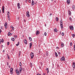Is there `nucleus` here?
Segmentation results:
<instances>
[{
	"mask_svg": "<svg viewBox=\"0 0 75 75\" xmlns=\"http://www.w3.org/2000/svg\"><path fill=\"white\" fill-rule=\"evenodd\" d=\"M60 22L61 28L62 29V28H63V23H62V20H60Z\"/></svg>",
	"mask_w": 75,
	"mask_h": 75,
	"instance_id": "f257e3e1",
	"label": "nucleus"
},
{
	"mask_svg": "<svg viewBox=\"0 0 75 75\" xmlns=\"http://www.w3.org/2000/svg\"><path fill=\"white\" fill-rule=\"evenodd\" d=\"M34 56V53H33V52H31L30 54V57H31V59H33V57Z\"/></svg>",
	"mask_w": 75,
	"mask_h": 75,
	"instance_id": "f03ea898",
	"label": "nucleus"
},
{
	"mask_svg": "<svg viewBox=\"0 0 75 75\" xmlns=\"http://www.w3.org/2000/svg\"><path fill=\"white\" fill-rule=\"evenodd\" d=\"M69 28L71 30H74V27L72 25L69 26Z\"/></svg>",
	"mask_w": 75,
	"mask_h": 75,
	"instance_id": "7ed1b4c3",
	"label": "nucleus"
},
{
	"mask_svg": "<svg viewBox=\"0 0 75 75\" xmlns=\"http://www.w3.org/2000/svg\"><path fill=\"white\" fill-rule=\"evenodd\" d=\"M16 73L17 75H19L20 74L19 71L17 69L16 70Z\"/></svg>",
	"mask_w": 75,
	"mask_h": 75,
	"instance_id": "20e7f679",
	"label": "nucleus"
},
{
	"mask_svg": "<svg viewBox=\"0 0 75 75\" xmlns=\"http://www.w3.org/2000/svg\"><path fill=\"white\" fill-rule=\"evenodd\" d=\"M26 16L28 17H30V14H29V12L28 11L26 12Z\"/></svg>",
	"mask_w": 75,
	"mask_h": 75,
	"instance_id": "39448f33",
	"label": "nucleus"
},
{
	"mask_svg": "<svg viewBox=\"0 0 75 75\" xmlns=\"http://www.w3.org/2000/svg\"><path fill=\"white\" fill-rule=\"evenodd\" d=\"M4 27L6 29L7 28V22H6L5 23Z\"/></svg>",
	"mask_w": 75,
	"mask_h": 75,
	"instance_id": "423d86ee",
	"label": "nucleus"
},
{
	"mask_svg": "<svg viewBox=\"0 0 75 75\" xmlns=\"http://www.w3.org/2000/svg\"><path fill=\"white\" fill-rule=\"evenodd\" d=\"M13 68H11L10 69V73L11 74H13Z\"/></svg>",
	"mask_w": 75,
	"mask_h": 75,
	"instance_id": "0eeeda50",
	"label": "nucleus"
},
{
	"mask_svg": "<svg viewBox=\"0 0 75 75\" xmlns=\"http://www.w3.org/2000/svg\"><path fill=\"white\" fill-rule=\"evenodd\" d=\"M65 57H62L61 59V61H65Z\"/></svg>",
	"mask_w": 75,
	"mask_h": 75,
	"instance_id": "6e6552de",
	"label": "nucleus"
},
{
	"mask_svg": "<svg viewBox=\"0 0 75 75\" xmlns=\"http://www.w3.org/2000/svg\"><path fill=\"white\" fill-rule=\"evenodd\" d=\"M72 67L74 68H75V63L74 62H73Z\"/></svg>",
	"mask_w": 75,
	"mask_h": 75,
	"instance_id": "1a4fd4ad",
	"label": "nucleus"
},
{
	"mask_svg": "<svg viewBox=\"0 0 75 75\" xmlns=\"http://www.w3.org/2000/svg\"><path fill=\"white\" fill-rule=\"evenodd\" d=\"M24 42L25 44H27V40L25 39L24 40Z\"/></svg>",
	"mask_w": 75,
	"mask_h": 75,
	"instance_id": "9d476101",
	"label": "nucleus"
},
{
	"mask_svg": "<svg viewBox=\"0 0 75 75\" xmlns=\"http://www.w3.org/2000/svg\"><path fill=\"white\" fill-rule=\"evenodd\" d=\"M10 12H9V11H8L7 12V16H8V17L9 18V17H10Z\"/></svg>",
	"mask_w": 75,
	"mask_h": 75,
	"instance_id": "9b49d317",
	"label": "nucleus"
},
{
	"mask_svg": "<svg viewBox=\"0 0 75 75\" xmlns=\"http://www.w3.org/2000/svg\"><path fill=\"white\" fill-rule=\"evenodd\" d=\"M40 34V31L38 30H37L36 32V34L37 35H38Z\"/></svg>",
	"mask_w": 75,
	"mask_h": 75,
	"instance_id": "f8f14e48",
	"label": "nucleus"
},
{
	"mask_svg": "<svg viewBox=\"0 0 75 75\" xmlns=\"http://www.w3.org/2000/svg\"><path fill=\"white\" fill-rule=\"evenodd\" d=\"M17 6L18 9L20 8V3H18Z\"/></svg>",
	"mask_w": 75,
	"mask_h": 75,
	"instance_id": "ddd939ff",
	"label": "nucleus"
},
{
	"mask_svg": "<svg viewBox=\"0 0 75 75\" xmlns=\"http://www.w3.org/2000/svg\"><path fill=\"white\" fill-rule=\"evenodd\" d=\"M67 2L68 4H70V0H67Z\"/></svg>",
	"mask_w": 75,
	"mask_h": 75,
	"instance_id": "4468645a",
	"label": "nucleus"
},
{
	"mask_svg": "<svg viewBox=\"0 0 75 75\" xmlns=\"http://www.w3.org/2000/svg\"><path fill=\"white\" fill-rule=\"evenodd\" d=\"M34 1H33V0H32V6H34Z\"/></svg>",
	"mask_w": 75,
	"mask_h": 75,
	"instance_id": "2eb2a0df",
	"label": "nucleus"
},
{
	"mask_svg": "<svg viewBox=\"0 0 75 75\" xmlns=\"http://www.w3.org/2000/svg\"><path fill=\"white\" fill-rule=\"evenodd\" d=\"M68 12H69V15H71V11L70 10H69L68 11Z\"/></svg>",
	"mask_w": 75,
	"mask_h": 75,
	"instance_id": "dca6fc26",
	"label": "nucleus"
},
{
	"mask_svg": "<svg viewBox=\"0 0 75 75\" xmlns=\"http://www.w3.org/2000/svg\"><path fill=\"white\" fill-rule=\"evenodd\" d=\"M72 8L73 10H74V9H75V5H72Z\"/></svg>",
	"mask_w": 75,
	"mask_h": 75,
	"instance_id": "f3484780",
	"label": "nucleus"
},
{
	"mask_svg": "<svg viewBox=\"0 0 75 75\" xmlns=\"http://www.w3.org/2000/svg\"><path fill=\"white\" fill-rule=\"evenodd\" d=\"M32 46V43H30V48H31V47Z\"/></svg>",
	"mask_w": 75,
	"mask_h": 75,
	"instance_id": "a211bd4d",
	"label": "nucleus"
},
{
	"mask_svg": "<svg viewBox=\"0 0 75 75\" xmlns=\"http://www.w3.org/2000/svg\"><path fill=\"white\" fill-rule=\"evenodd\" d=\"M11 40L12 41H14V40H15L14 39V38H11Z\"/></svg>",
	"mask_w": 75,
	"mask_h": 75,
	"instance_id": "6ab92c4d",
	"label": "nucleus"
},
{
	"mask_svg": "<svg viewBox=\"0 0 75 75\" xmlns=\"http://www.w3.org/2000/svg\"><path fill=\"white\" fill-rule=\"evenodd\" d=\"M57 28H55L54 29V31L56 33L57 32Z\"/></svg>",
	"mask_w": 75,
	"mask_h": 75,
	"instance_id": "aec40b11",
	"label": "nucleus"
},
{
	"mask_svg": "<svg viewBox=\"0 0 75 75\" xmlns=\"http://www.w3.org/2000/svg\"><path fill=\"white\" fill-rule=\"evenodd\" d=\"M22 68L21 67L20 68V69H19V70H20L19 72H21V71H22Z\"/></svg>",
	"mask_w": 75,
	"mask_h": 75,
	"instance_id": "412c9836",
	"label": "nucleus"
},
{
	"mask_svg": "<svg viewBox=\"0 0 75 75\" xmlns=\"http://www.w3.org/2000/svg\"><path fill=\"white\" fill-rule=\"evenodd\" d=\"M61 45L62 47H64V43H61Z\"/></svg>",
	"mask_w": 75,
	"mask_h": 75,
	"instance_id": "4be33fe9",
	"label": "nucleus"
},
{
	"mask_svg": "<svg viewBox=\"0 0 75 75\" xmlns=\"http://www.w3.org/2000/svg\"><path fill=\"white\" fill-rule=\"evenodd\" d=\"M55 54L56 57H58V54H57V52H55Z\"/></svg>",
	"mask_w": 75,
	"mask_h": 75,
	"instance_id": "5701e85b",
	"label": "nucleus"
},
{
	"mask_svg": "<svg viewBox=\"0 0 75 75\" xmlns=\"http://www.w3.org/2000/svg\"><path fill=\"white\" fill-rule=\"evenodd\" d=\"M8 36H9V35H11V34L10 33L8 32Z\"/></svg>",
	"mask_w": 75,
	"mask_h": 75,
	"instance_id": "b1692460",
	"label": "nucleus"
},
{
	"mask_svg": "<svg viewBox=\"0 0 75 75\" xmlns=\"http://www.w3.org/2000/svg\"><path fill=\"white\" fill-rule=\"evenodd\" d=\"M29 39L30 41H32V38H31L29 37Z\"/></svg>",
	"mask_w": 75,
	"mask_h": 75,
	"instance_id": "393cba45",
	"label": "nucleus"
},
{
	"mask_svg": "<svg viewBox=\"0 0 75 75\" xmlns=\"http://www.w3.org/2000/svg\"><path fill=\"white\" fill-rule=\"evenodd\" d=\"M1 42H2V43L4 42V40H3V39H1Z\"/></svg>",
	"mask_w": 75,
	"mask_h": 75,
	"instance_id": "a878e982",
	"label": "nucleus"
},
{
	"mask_svg": "<svg viewBox=\"0 0 75 75\" xmlns=\"http://www.w3.org/2000/svg\"><path fill=\"white\" fill-rule=\"evenodd\" d=\"M19 44H20V42H18L17 44H16V46H18V45H19Z\"/></svg>",
	"mask_w": 75,
	"mask_h": 75,
	"instance_id": "bb28decb",
	"label": "nucleus"
},
{
	"mask_svg": "<svg viewBox=\"0 0 75 75\" xmlns=\"http://www.w3.org/2000/svg\"><path fill=\"white\" fill-rule=\"evenodd\" d=\"M72 36L73 37V38H74V37L75 36V34H72Z\"/></svg>",
	"mask_w": 75,
	"mask_h": 75,
	"instance_id": "cd10ccee",
	"label": "nucleus"
},
{
	"mask_svg": "<svg viewBox=\"0 0 75 75\" xmlns=\"http://www.w3.org/2000/svg\"><path fill=\"white\" fill-rule=\"evenodd\" d=\"M46 56L48 55V52H46Z\"/></svg>",
	"mask_w": 75,
	"mask_h": 75,
	"instance_id": "c85d7f7f",
	"label": "nucleus"
},
{
	"mask_svg": "<svg viewBox=\"0 0 75 75\" xmlns=\"http://www.w3.org/2000/svg\"><path fill=\"white\" fill-rule=\"evenodd\" d=\"M30 66L31 67V68H32V67L33 66V64H32V63H30Z\"/></svg>",
	"mask_w": 75,
	"mask_h": 75,
	"instance_id": "c756f323",
	"label": "nucleus"
},
{
	"mask_svg": "<svg viewBox=\"0 0 75 75\" xmlns=\"http://www.w3.org/2000/svg\"><path fill=\"white\" fill-rule=\"evenodd\" d=\"M2 10V11L4 10V6H3Z\"/></svg>",
	"mask_w": 75,
	"mask_h": 75,
	"instance_id": "7c9ffc66",
	"label": "nucleus"
},
{
	"mask_svg": "<svg viewBox=\"0 0 75 75\" xmlns=\"http://www.w3.org/2000/svg\"><path fill=\"white\" fill-rule=\"evenodd\" d=\"M7 57H8V59H9L10 57H9V56H8V54H7Z\"/></svg>",
	"mask_w": 75,
	"mask_h": 75,
	"instance_id": "2f4dec72",
	"label": "nucleus"
},
{
	"mask_svg": "<svg viewBox=\"0 0 75 75\" xmlns=\"http://www.w3.org/2000/svg\"><path fill=\"white\" fill-rule=\"evenodd\" d=\"M19 65L20 67H21L22 64H21V62H20Z\"/></svg>",
	"mask_w": 75,
	"mask_h": 75,
	"instance_id": "473e14b6",
	"label": "nucleus"
},
{
	"mask_svg": "<svg viewBox=\"0 0 75 75\" xmlns=\"http://www.w3.org/2000/svg\"><path fill=\"white\" fill-rule=\"evenodd\" d=\"M14 37H15V38H17V35H14Z\"/></svg>",
	"mask_w": 75,
	"mask_h": 75,
	"instance_id": "72a5a7b5",
	"label": "nucleus"
},
{
	"mask_svg": "<svg viewBox=\"0 0 75 75\" xmlns=\"http://www.w3.org/2000/svg\"><path fill=\"white\" fill-rule=\"evenodd\" d=\"M69 20H71H71H72V18H71V17H69Z\"/></svg>",
	"mask_w": 75,
	"mask_h": 75,
	"instance_id": "f704fd0d",
	"label": "nucleus"
},
{
	"mask_svg": "<svg viewBox=\"0 0 75 75\" xmlns=\"http://www.w3.org/2000/svg\"><path fill=\"white\" fill-rule=\"evenodd\" d=\"M8 20L9 21H10V17H8Z\"/></svg>",
	"mask_w": 75,
	"mask_h": 75,
	"instance_id": "c9c22d12",
	"label": "nucleus"
},
{
	"mask_svg": "<svg viewBox=\"0 0 75 75\" xmlns=\"http://www.w3.org/2000/svg\"><path fill=\"white\" fill-rule=\"evenodd\" d=\"M44 35L45 36H46V35H47V33H46V32H45L44 33Z\"/></svg>",
	"mask_w": 75,
	"mask_h": 75,
	"instance_id": "e433bc0d",
	"label": "nucleus"
},
{
	"mask_svg": "<svg viewBox=\"0 0 75 75\" xmlns=\"http://www.w3.org/2000/svg\"><path fill=\"white\" fill-rule=\"evenodd\" d=\"M62 36H63V35H64V33H62Z\"/></svg>",
	"mask_w": 75,
	"mask_h": 75,
	"instance_id": "4c0bfd02",
	"label": "nucleus"
},
{
	"mask_svg": "<svg viewBox=\"0 0 75 75\" xmlns=\"http://www.w3.org/2000/svg\"><path fill=\"white\" fill-rule=\"evenodd\" d=\"M70 45L71 46V45H72V42H70Z\"/></svg>",
	"mask_w": 75,
	"mask_h": 75,
	"instance_id": "58836bf2",
	"label": "nucleus"
},
{
	"mask_svg": "<svg viewBox=\"0 0 75 75\" xmlns=\"http://www.w3.org/2000/svg\"><path fill=\"white\" fill-rule=\"evenodd\" d=\"M74 51H75V45H74Z\"/></svg>",
	"mask_w": 75,
	"mask_h": 75,
	"instance_id": "ea45409f",
	"label": "nucleus"
},
{
	"mask_svg": "<svg viewBox=\"0 0 75 75\" xmlns=\"http://www.w3.org/2000/svg\"><path fill=\"white\" fill-rule=\"evenodd\" d=\"M56 21H58V18L57 17L56 18Z\"/></svg>",
	"mask_w": 75,
	"mask_h": 75,
	"instance_id": "a19ab883",
	"label": "nucleus"
},
{
	"mask_svg": "<svg viewBox=\"0 0 75 75\" xmlns=\"http://www.w3.org/2000/svg\"><path fill=\"white\" fill-rule=\"evenodd\" d=\"M10 44V43L9 42H8L7 43V45H9Z\"/></svg>",
	"mask_w": 75,
	"mask_h": 75,
	"instance_id": "79ce46f5",
	"label": "nucleus"
},
{
	"mask_svg": "<svg viewBox=\"0 0 75 75\" xmlns=\"http://www.w3.org/2000/svg\"><path fill=\"white\" fill-rule=\"evenodd\" d=\"M19 54L21 55V51H19Z\"/></svg>",
	"mask_w": 75,
	"mask_h": 75,
	"instance_id": "37998d69",
	"label": "nucleus"
},
{
	"mask_svg": "<svg viewBox=\"0 0 75 75\" xmlns=\"http://www.w3.org/2000/svg\"><path fill=\"white\" fill-rule=\"evenodd\" d=\"M12 30H14V27H12Z\"/></svg>",
	"mask_w": 75,
	"mask_h": 75,
	"instance_id": "c03bdc74",
	"label": "nucleus"
},
{
	"mask_svg": "<svg viewBox=\"0 0 75 75\" xmlns=\"http://www.w3.org/2000/svg\"><path fill=\"white\" fill-rule=\"evenodd\" d=\"M58 54H59V55H60V54H61V53L59 52H58Z\"/></svg>",
	"mask_w": 75,
	"mask_h": 75,
	"instance_id": "a18cd8bd",
	"label": "nucleus"
},
{
	"mask_svg": "<svg viewBox=\"0 0 75 75\" xmlns=\"http://www.w3.org/2000/svg\"><path fill=\"white\" fill-rule=\"evenodd\" d=\"M1 32H2V30L1 29H0V34L1 33Z\"/></svg>",
	"mask_w": 75,
	"mask_h": 75,
	"instance_id": "49530a36",
	"label": "nucleus"
},
{
	"mask_svg": "<svg viewBox=\"0 0 75 75\" xmlns=\"http://www.w3.org/2000/svg\"><path fill=\"white\" fill-rule=\"evenodd\" d=\"M46 70H47V71H49V70H48V68H47L46 69Z\"/></svg>",
	"mask_w": 75,
	"mask_h": 75,
	"instance_id": "de8ad7c7",
	"label": "nucleus"
},
{
	"mask_svg": "<svg viewBox=\"0 0 75 75\" xmlns=\"http://www.w3.org/2000/svg\"><path fill=\"white\" fill-rule=\"evenodd\" d=\"M51 16H52V13H50V17H51Z\"/></svg>",
	"mask_w": 75,
	"mask_h": 75,
	"instance_id": "09e8293b",
	"label": "nucleus"
},
{
	"mask_svg": "<svg viewBox=\"0 0 75 75\" xmlns=\"http://www.w3.org/2000/svg\"><path fill=\"white\" fill-rule=\"evenodd\" d=\"M7 65L8 66V62H7Z\"/></svg>",
	"mask_w": 75,
	"mask_h": 75,
	"instance_id": "8fccbe9b",
	"label": "nucleus"
},
{
	"mask_svg": "<svg viewBox=\"0 0 75 75\" xmlns=\"http://www.w3.org/2000/svg\"><path fill=\"white\" fill-rule=\"evenodd\" d=\"M29 3H31V0H29Z\"/></svg>",
	"mask_w": 75,
	"mask_h": 75,
	"instance_id": "3c124183",
	"label": "nucleus"
},
{
	"mask_svg": "<svg viewBox=\"0 0 75 75\" xmlns=\"http://www.w3.org/2000/svg\"><path fill=\"white\" fill-rule=\"evenodd\" d=\"M49 72V70H48L47 72V74H48Z\"/></svg>",
	"mask_w": 75,
	"mask_h": 75,
	"instance_id": "603ef678",
	"label": "nucleus"
},
{
	"mask_svg": "<svg viewBox=\"0 0 75 75\" xmlns=\"http://www.w3.org/2000/svg\"><path fill=\"white\" fill-rule=\"evenodd\" d=\"M56 48H57V49H58V48H59V47H56Z\"/></svg>",
	"mask_w": 75,
	"mask_h": 75,
	"instance_id": "864d4df0",
	"label": "nucleus"
},
{
	"mask_svg": "<svg viewBox=\"0 0 75 75\" xmlns=\"http://www.w3.org/2000/svg\"><path fill=\"white\" fill-rule=\"evenodd\" d=\"M37 75H41V74H38Z\"/></svg>",
	"mask_w": 75,
	"mask_h": 75,
	"instance_id": "5fc2aeb1",
	"label": "nucleus"
},
{
	"mask_svg": "<svg viewBox=\"0 0 75 75\" xmlns=\"http://www.w3.org/2000/svg\"><path fill=\"white\" fill-rule=\"evenodd\" d=\"M22 70L24 71V68H23Z\"/></svg>",
	"mask_w": 75,
	"mask_h": 75,
	"instance_id": "6e6d98bb",
	"label": "nucleus"
},
{
	"mask_svg": "<svg viewBox=\"0 0 75 75\" xmlns=\"http://www.w3.org/2000/svg\"><path fill=\"white\" fill-rule=\"evenodd\" d=\"M13 26L12 25H11V28H12Z\"/></svg>",
	"mask_w": 75,
	"mask_h": 75,
	"instance_id": "4d7b16f0",
	"label": "nucleus"
},
{
	"mask_svg": "<svg viewBox=\"0 0 75 75\" xmlns=\"http://www.w3.org/2000/svg\"><path fill=\"white\" fill-rule=\"evenodd\" d=\"M24 21L25 22V19L24 20Z\"/></svg>",
	"mask_w": 75,
	"mask_h": 75,
	"instance_id": "13d9d810",
	"label": "nucleus"
},
{
	"mask_svg": "<svg viewBox=\"0 0 75 75\" xmlns=\"http://www.w3.org/2000/svg\"><path fill=\"white\" fill-rule=\"evenodd\" d=\"M3 52H5V50H3Z\"/></svg>",
	"mask_w": 75,
	"mask_h": 75,
	"instance_id": "bf43d9fd",
	"label": "nucleus"
},
{
	"mask_svg": "<svg viewBox=\"0 0 75 75\" xmlns=\"http://www.w3.org/2000/svg\"><path fill=\"white\" fill-rule=\"evenodd\" d=\"M4 10L2 11V12H3V13H4Z\"/></svg>",
	"mask_w": 75,
	"mask_h": 75,
	"instance_id": "052dcab7",
	"label": "nucleus"
},
{
	"mask_svg": "<svg viewBox=\"0 0 75 75\" xmlns=\"http://www.w3.org/2000/svg\"><path fill=\"white\" fill-rule=\"evenodd\" d=\"M1 39H0V44H1Z\"/></svg>",
	"mask_w": 75,
	"mask_h": 75,
	"instance_id": "680f3d73",
	"label": "nucleus"
},
{
	"mask_svg": "<svg viewBox=\"0 0 75 75\" xmlns=\"http://www.w3.org/2000/svg\"><path fill=\"white\" fill-rule=\"evenodd\" d=\"M2 48H3V45H2L1 46Z\"/></svg>",
	"mask_w": 75,
	"mask_h": 75,
	"instance_id": "e2e57ef3",
	"label": "nucleus"
},
{
	"mask_svg": "<svg viewBox=\"0 0 75 75\" xmlns=\"http://www.w3.org/2000/svg\"><path fill=\"white\" fill-rule=\"evenodd\" d=\"M43 75H45V73H43Z\"/></svg>",
	"mask_w": 75,
	"mask_h": 75,
	"instance_id": "0e129e2a",
	"label": "nucleus"
},
{
	"mask_svg": "<svg viewBox=\"0 0 75 75\" xmlns=\"http://www.w3.org/2000/svg\"><path fill=\"white\" fill-rule=\"evenodd\" d=\"M20 54H19L18 55V57H20Z\"/></svg>",
	"mask_w": 75,
	"mask_h": 75,
	"instance_id": "69168bd1",
	"label": "nucleus"
},
{
	"mask_svg": "<svg viewBox=\"0 0 75 75\" xmlns=\"http://www.w3.org/2000/svg\"><path fill=\"white\" fill-rule=\"evenodd\" d=\"M45 27H46V26H47V25L45 24Z\"/></svg>",
	"mask_w": 75,
	"mask_h": 75,
	"instance_id": "338daca9",
	"label": "nucleus"
},
{
	"mask_svg": "<svg viewBox=\"0 0 75 75\" xmlns=\"http://www.w3.org/2000/svg\"><path fill=\"white\" fill-rule=\"evenodd\" d=\"M9 68H10V66H9Z\"/></svg>",
	"mask_w": 75,
	"mask_h": 75,
	"instance_id": "774afa93",
	"label": "nucleus"
}]
</instances>
